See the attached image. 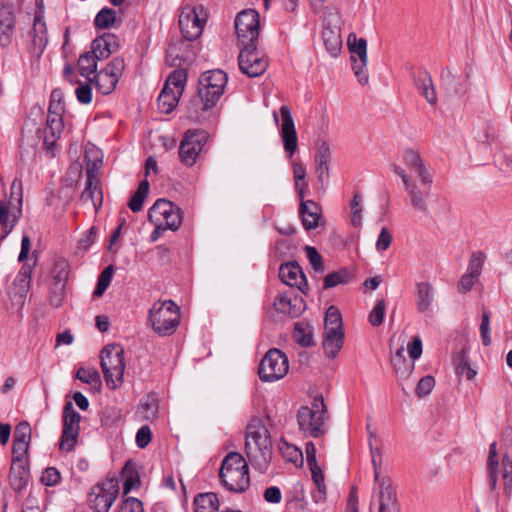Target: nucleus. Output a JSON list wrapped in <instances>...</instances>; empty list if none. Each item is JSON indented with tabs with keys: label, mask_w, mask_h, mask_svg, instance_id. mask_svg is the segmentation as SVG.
<instances>
[{
	"label": "nucleus",
	"mask_w": 512,
	"mask_h": 512,
	"mask_svg": "<svg viewBox=\"0 0 512 512\" xmlns=\"http://www.w3.org/2000/svg\"><path fill=\"white\" fill-rule=\"evenodd\" d=\"M227 82V74L222 70L204 72L199 80L198 98L192 100L188 106L189 118L199 121L202 112L214 107L223 95Z\"/></svg>",
	"instance_id": "nucleus-1"
},
{
	"label": "nucleus",
	"mask_w": 512,
	"mask_h": 512,
	"mask_svg": "<svg viewBox=\"0 0 512 512\" xmlns=\"http://www.w3.org/2000/svg\"><path fill=\"white\" fill-rule=\"evenodd\" d=\"M245 452L256 470H267L272 458V440L269 430L259 418H253L247 425Z\"/></svg>",
	"instance_id": "nucleus-2"
},
{
	"label": "nucleus",
	"mask_w": 512,
	"mask_h": 512,
	"mask_svg": "<svg viewBox=\"0 0 512 512\" xmlns=\"http://www.w3.org/2000/svg\"><path fill=\"white\" fill-rule=\"evenodd\" d=\"M372 438L375 439V435L371 434L369 444L371 446V458L374 467V480L375 486L373 489V501L378 503V512H396L397 511V497L396 491L392 485V481L388 476H381L380 474V463H381V451L379 448H372Z\"/></svg>",
	"instance_id": "nucleus-3"
},
{
	"label": "nucleus",
	"mask_w": 512,
	"mask_h": 512,
	"mask_svg": "<svg viewBox=\"0 0 512 512\" xmlns=\"http://www.w3.org/2000/svg\"><path fill=\"white\" fill-rule=\"evenodd\" d=\"M219 477L223 486L229 491L241 493L250 484L248 465L244 457L238 452L228 453L219 471Z\"/></svg>",
	"instance_id": "nucleus-4"
},
{
	"label": "nucleus",
	"mask_w": 512,
	"mask_h": 512,
	"mask_svg": "<svg viewBox=\"0 0 512 512\" xmlns=\"http://www.w3.org/2000/svg\"><path fill=\"white\" fill-rule=\"evenodd\" d=\"M100 366L110 389H117L124 380V349L120 344L106 345L100 353Z\"/></svg>",
	"instance_id": "nucleus-5"
},
{
	"label": "nucleus",
	"mask_w": 512,
	"mask_h": 512,
	"mask_svg": "<svg viewBox=\"0 0 512 512\" xmlns=\"http://www.w3.org/2000/svg\"><path fill=\"white\" fill-rule=\"evenodd\" d=\"M179 321V308L172 300L157 301L149 310L148 322L153 331L160 336L173 334Z\"/></svg>",
	"instance_id": "nucleus-6"
},
{
	"label": "nucleus",
	"mask_w": 512,
	"mask_h": 512,
	"mask_svg": "<svg viewBox=\"0 0 512 512\" xmlns=\"http://www.w3.org/2000/svg\"><path fill=\"white\" fill-rule=\"evenodd\" d=\"M299 428L305 434L318 438L326 432V407L320 396L314 397L310 405L300 407L297 412Z\"/></svg>",
	"instance_id": "nucleus-7"
},
{
	"label": "nucleus",
	"mask_w": 512,
	"mask_h": 512,
	"mask_svg": "<svg viewBox=\"0 0 512 512\" xmlns=\"http://www.w3.org/2000/svg\"><path fill=\"white\" fill-rule=\"evenodd\" d=\"M22 185L15 179L10 188V195L0 201V224L3 229L1 239H4L17 224L22 213Z\"/></svg>",
	"instance_id": "nucleus-8"
},
{
	"label": "nucleus",
	"mask_w": 512,
	"mask_h": 512,
	"mask_svg": "<svg viewBox=\"0 0 512 512\" xmlns=\"http://www.w3.org/2000/svg\"><path fill=\"white\" fill-rule=\"evenodd\" d=\"M344 342L342 317L339 310L330 306L325 315L323 348L326 355L334 358L341 350Z\"/></svg>",
	"instance_id": "nucleus-9"
},
{
	"label": "nucleus",
	"mask_w": 512,
	"mask_h": 512,
	"mask_svg": "<svg viewBox=\"0 0 512 512\" xmlns=\"http://www.w3.org/2000/svg\"><path fill=\"white\" fill-rule=\"evenodd\" d=\"M187 82L185 69L174 70L167 78L158 96V108L163 113H170L177 106Z\"/></svg>",
	"instance_id": "nucleus-10"
},
{
	"label": "nucleus",
	"mask_w": 512,
	"mask_h": 512,
	"mask_svg": "<svg viewBox=\"0 0 512 512\" xmlns=\"http://www.w3.org/2000/svg\"><path fill=\"white\" fill-rule=\"evenodd\" d=\"M148 218L154 225L176 231L182 224L179 207L166 199H158L148 211Z\"/></svg>",
	"instance_id": "nucleus-11"
},
{
	"label": "nucleus",
	"mask_w": 512,
	"mask_h": 512,
	"mask_svg": "<svg viewBox=\"0 0 512 512\" xmlns=\"http://www.w3.org/2000/svg\"><path fill=\"white\" fill-rule=\"evenodd\" d=\"M289 370L288 357L279 349H270L259 366V377L264 382L282 379Z\"/></svg>",
	"instance_id": "nucleus-12"
},
{
	"label": "nucleus",
	"mask_w": 512,
	"mask_h": 512,
	"mask_svg": "<svg viewBox=\"0 0 512 512\" xmlns=\"http://www.w3.org/2000/svg\"><path fill=\"white\" fill-rule=\"evenodd\" d=\"M207 12L202 5L185 6L179 16V26L187 40L197 39L203 31Z\"/></svg>",
	"instance_id": "nucleus-13"
},
{
	"label": "nucleus",
	"mask_w": 512,
	"mask_h": 512,
	"mask_svg": "<svg viewBox=\"0 0 512 512\" xmlns=\"http://www.w3.org/2000/svg\"><path fill=\"white\" fill-rule=\"evenodd\" d=\"M347 44L351 53V64L354 75L361 85H366L369 80L367 63V41L364 38H357L355 33H350Z\"/></svg>",
	"instance_id": "nucleus-14"
},
{
	"label": "nucleus",
	"mask_w": 512,
	"mask_h": 512,
	"mask_svg": "<svg viewBox=\"0 0 512 512\" xmlns=\"http://www.w3.org/2000/svg\"><path fill=\"white\" fill-rule=\"evenodd\" d=\"M119 492L118 482L107 479L95 485L88 494V503L95 512H108Z\"/></svg>",
	"instance_id": "nucleus-15"
},
{
	"label": "nucleus",
	"mask_w": 512,
	"mask_h": 512,
	"mask_svg": "<svg viewBox=\"0 0 512 512\" xmlns=\"http://www.w3.org/2000/svg\"><path fill=\"white\" fill-rule=\"evenodd\" d=\"M242 46L243 48L241 49L238 57V64L241 72L249 77H258L262 75L268 66L266 56L256 48L255 43Z\"/></svg>",
	"instance_id": "nucleus-16"
},
{
	"label": "nucleus",
	"mask_w": 512,
	"mask_h": 512,
	"mask_svg": "<svg viewBox=\"0 0 512 512\" xmlns=\"http://www.w3.org/2000/svg\"><path fill=\"white\" fill-rule=\"evenodd\" d=\"M80 421V414L71 402H67L64 406L63 430L59 444L62 451L70 452L74 449L79 436Z\"/></svg>",
	"instance_id": "nucleus-17"
},
{
	"label": "nucleus",
	"mask_w": 512,
	"mask_h": 512,
	"mask_svg": "<svg viewBox=\"0 0 512 512\" xmlns=\"http://www.w3.org/2000/svg\"><path fill=\"white\" fill-rule=\"evenodd\" d=\"M207 142V134L200 130H189L179 146V156L186 166H193Z\"/></svg>",
	"instance_id": "nucleus-18"
},
{
	"label": "nucleus",
	"mask_w": 512,
	"mask_h": 512,
	"mask_svg": "<svg viewBox=\"0 0 512 512\" xmlns=\"http://www.w3.org/2000/svg\"><path fill=\"white\" fill-rule=\"evenodd\" d=\"M235 28L241 45L255 43L259 36V15L249 9L238 13Z\"/></svg>",
	"instance_id": "nucleus-19"
},
{
	"label": "nucleus",
	"mask_w": 512,
	"mask_h": 512,
	"mask_svg": "<svg viewBox=\"0 0 512 512\" xmlns=\"http://www.w3.org/2000/svg\"><path fill=\"white\" fill-rule=\"evenodd\" d=\"M124 59L115 57L104 69L94 76L98 91L104 95L110 94L119 81L124 70Z\"/></svg>",
	"instance_id": "nucleus-20"
},
{
	"label": "nucleus",
	"mask_w": 512,
	"mask_h": 512,
	"mask_svg": "<svg viewBox=\"0 0 512 512\" xmlns=\"http://www.w3.org/2000/svg\"><path fill=\"white\" fill-rule=\"evenodd\" d=\"M279 111L282 120L280 125V136L283 142L284 150L291 158L298 147L297 132L294 120L288 106H281Z\"/></svg>",
	"instance_id": "nucleus-21"
},
{
	"label": "nucleus",
	"mask_w": 512,
	"mask_h": 512,
	"mask_svg": "<svg viewBox=\"0 0 512 512\" xmlns=\"http://www.w3.org/2000/svg\"><path fill=\"white\" fill-rule=\"evenodd\" d=\"M392 171L401 177L411 206L417 211L426 213L428 210L426 193H424L415 183L410 180L409 176L400 166L393 165Z\"/></svg>",
	"instance_id": "nucleus-22"
},
{
	"label": "nucleus",
	"mask_w": 512,
	"mask_h": 512,
	"mask_svg": "<svg viewBox=\"0 0 512 512\" xmlns=\"http://www.w3.org/2000/svg\"><path fill=\"white\" fill-rule=\"evenodd\" d=\"M30 36V53L36 58H40L48 43L47 26L41 12L35 14Z\"/></svg>",
	"instance_id": "nucleus-23"
},
{
	"label": "nucleus",
	"mask_w": 512,
	"mask_h": 512,
	"mask_svg": "<svg viewBox=\"0 0 512 512\" xmlns=\"http://www.w3.org/2000/svg\"><path fill=\"white\" fill-rule=\"evenodd\" d=\"M80 200L84 205L90 206L94 211H97L102 205V192L99 187V179L97 175H93L90 168L89 177H87Z\"/></svg>",
	"instance_id": "nucleus-24"
},
{
	"label": "nucleus",
	"mask_w": 512,
	"mask_h": 512,
	"mask_svg": "<svg viewBox=\"0 0 512 512\" xmlns=\"http://www.w3.org/2000/svg\"><path fill=\"white\" fill-rule=\"evenodd\" d=\"M63 129L64 123L62 118L47 116L46 126L43 129L44 146L47 152H50L53 156L55 155L57 141L61 137Z\"/></svg>",
	"instance_id": "nucleus-25"
},
{
	"label": "nucleus",
	"mask_w": 512,
	"mask_h": 512,
	"mask_svg": "<svg viewBox=\"0 0 512 512\" xmlns=\"http://www.w3.org/2000/svg\"><path fill=\"white\" fill-rule=\"evenodd\" d=\"M120 48V40L113 33H104L92 43V51L98 60L107 59Z\"/></svg>",
	"instance_id": "nucleus-26"
},
{
	"label": "nucleus",
	"mask_w": 512,
	"mask_h": 512,
	"mask_svg": "<svg viewBox=\"0 0 512 512\" xmlns=\"http://www.w3.org/2000/svg\"><path fill=\"white\" fill-rule=\"evenodd\" d=\"M402 160L407 167L416 173L423 185H430L432 183V176L417 151L405 149L402 152Z\"/></svg>",
	"instance_id": "nucleus-27"
},
{
	"label": "nucleus",
	"mask_w": 512,
	"mask_h": 512,
	"mask_svg": "<svg viewBox=\"0 0 512 512\" xmlns=\"http://www.w3.org/2000/svg\"><path fill=\"white\" fill-rule=\"evenodd\" d=\"M332 151L327 141H321L318 144L315 155V168L318 181L324 183L329 178L330 163Z\"/></svg>",
	"instance_id": "nucleus-28"
},
{
	"label": "nucleus",
	"mask_w": 512,
	"mask_h": 512,
	"mask_svg": "<svg viewBox=\"0 0 512 512\" xmlns=\"http://www.w3.org/2000/svg\"><path fill=\"white\" fill-rule=\"evenodd\" d=\"M299 213L302 218V224L306 230L317 228L322 219V209L313 200L301 201Z\"/></svg>",
	"instance_id": "nucleus-29"
},
{
	"label": "nucleus",
	"mask_w": 512,
	"mask_h": 512,
	"mask_svg": "<svg viewBox=\"0 0 512 512\" xmlns=\"http://www.w3.org/2000/svg\"><path fill=\"white\" fill-rule=\"evenodd\" d=\"M16 17L10 7L0 8V45L6 47L11 44L15 29Z\"/></svg>",
	"instance_id": "nucleus-30"
},
{
	"label": "nucleus",
	"mask_w": 512,
	"mask_h": 512,
	"mask_svg": "<svg viewBox=\"0 0 512 512\" xmlns=\"http://www.w3.org/2000/svg\"><path fill=\"white\" fill-rule=\"evenodd\" d=\"M70 273V266L68 261L65 259H58L54 267L52 269V277L54 281V287L56 290L59 291V297L57 299H52L51 302L55 306H59L61 303L64 287L66 284V281L68 280Z\"/></svg>",
	"instance_id": "nucleus-31"
},
{
	"label": "nucleus",
	"mask_w": 512,
	"mask_h": 512,
	"mask_svg": "<svg viewBox=\"0 0 512 512\" xmlns=\"http://www.w3.org/2000/svg\"><path fill=\"white\" fill-rule=\"evenodd\" d=\"M30 479L28 462L12 461L9 480L10 484L16 491L24 489Z\"/></svg>",
	"instance_id": "nucleus-32"
},
{
	"label": "nucleus",
	"mask_w": 512,
	"mask_h": 512,
	"mask_svg": "<svg viewBox=\"0 0 512 512\" xmlns=\"http://www.w3.org/2000/svg\"><path fill=\"white\" fill-rule=\"evenodd\" d=\"M279 278L284 284L291 287L301 288L305 284V276L296 263L282 264L279 269Z\"/></svg>",
	"instance_id": "nucleus-33"
},
{
	"label": "nucleus",
	"mask_w": 512,
	"mask_h": 512,
	"mask_svg": "<svg viewBox=\"0 0 512 512\" xmlns=\"http://www.w3.org/2000/svg\"><path fill=\"white\" fill-rule=\"evenodd\" d=\"M434 301V288L428 282H420L416 285V309L423 314L431 310Z\"/></svg>",
	"instance_id": "nucleus-34"
},
{
	"label": "nucleus",
	"mask_w": 512,
	"mask_h": 512,
	"mask_svg": "<svg viewBox=\"0 0 512 512\" xmlns=\"http://www.w3.org/2000/svg\"><path fill=\"white\" fill-rule=\"evenodd\" d=\"M32 273L33 266L24 264L13 282L14 293L21 298H24L29 291Z\"/></svg>",
	"instance_id": "nucleus-35"
},
{
	"label": "nucleus",
	"mask_w": 512,
	"mask_h": 512,
	"mask_svg": "<svg viewBox=\"0 0 512 512\" xmlns=\"http://www.w3.org/2000/svg\"><path fill=\"white\" fill-rule=\"evenodd\" d=\"M415 84L421 94L426 98L428 103L435 104L437 102L432 78L427 71L419 72L417 78L415 79Z\"/></svg>",
	"instance_id": "nucleus-36"
},
{
	"label": "nucleus",
	"mask_w": 512,
	"mask_h": 512,
	"mask_svg": "<svg viewBox=\"0 0 512 512\" xmlns=\"http://www.w3.org/2000/svg\"><path fill=\"white\" fill-rule=\"evenodd\" d=\"M322 36L328 53L332 57H337L342 48V39L340 33L334 29L325 28Z\"/></svg>",
	"instance_id": "nucleus-37"
},
{
	"label": "nucleus",
	"mask_w": 512,
	"mask_h": 512,
	"mask_svg": "<svg viewBox=\"0 0 512 512\" xmlns=\"http://www.w3.org/2000/svg\"><path fill=\"white\" fill-rule=\"evenodd\" d=\"M97 61L96 55L91 50L90 52L83 53L78 60V67L80 74L92 81L91 76L94 75L97 71Z\"/></svg>",
	"instance_id": "nucleus-38"
},
{
	"label": "nucleus",
	"mask_w": 512,
	"mask_h": 512,
	"mask_svg": "<svg viewBox=\"0 0 512 512\" xmlns=\"http://www.w3.org/2000/svg\"><path fill=\"white\" fill-rule=\"evenodd\" d=\"M149 186V182L146 179L140 182L138 189L128 202V207L132 212H139L142 210L143 203L149 192Z\"/></svg>",
	"instance_id": "nucleus-39"
},
{
	"label": "nucleus",
	"mask_w": 512,
	"mask_h": 512,
	"mask_svg": "<svg viewBox=\"0 0 512 512\" xmlns=\"http://www.w3.org/2000/svg\"><path fill=\"white\" fill-rule=\"evenodd\" d=\"M488 478L489 483L492 489H494L497 485V479H498V467H499V461H498V455H497V449H496V443L493 442L489 447V456H488Z\"/></svg>",
	"instance_id": "nucleus-40"
},
{
	"label": "nucleus",
	"mask_w": 512,
	"mask_h": 512,
	"mask_svg": "<svg viewBox=\"0 0 512 512\" xmlns=\"http://www.w3.org/2000/svg\"><path fill=\"white\" fill-rule=\"evenodd\" d=\"M294 340L302 346L313 344L311 327L308 324L296 323L293 331Z\"/></svg>",
	"instance_id": "nucleus-41"
},
{
	"label": "nucleus",
	"mask_w": 512,
	"mask_h": 512,
	"mask_svg": "<svg viewBox=\"0 0 512 512\" xmlns=\"http://www.w3.org/2000/svg\"><path fill=\"white\" fill-rule=\"evenodd\" d=\"M116 22V12L111 8L101 9L94 20L97 27L102 29H108L112 27Z\"/></svg>",
	"instance_id": "nucleus-42"
},
{
	"label": "nucleus",
	"mask_w": 512,
	"mask_h": 512,
	"mask_svg": "<svg viewBox=\"0 0 512 512\" xmlns=\"http://www.w3.org/2000/svg\"><path fill=\"white\" fill-rule=\"evenodd\" d=\"M279 451L287 461L294 464L298 463L303 458L301 450L286 441L280 442Z\"/></svg>",
	"instance_id": "nucleus-43"
},
{
	"label": "nucleus",
	"mask_w": 512,
	"mask_h": 512,
	"mask_svg": "<svg viewBox=\"0 0 512 512\" xmlns=\"http://www.w3.org/2000/svg\"><path fill=\"white\" fill-rule=\"evenodd\" d=\"M112 276H113V267L112 266L106 267L101 272V274L99 275L98 280H97L96 288L93 292L94 297H101L104 294V292L106 291V289L108 288V286L111 283Z\"/></svg>",
	"instance_id": "nucleus-44"
},
{
	"label": "nucleus",
	"mask_w": 512,
	"mask_h": 512,
	"mask_svg": "<svg viewBox=\"0 0 512 512\" xmlns=\"http://www.w3.org/2000/svg\"><path fill=\"white\" fill-rule=\"evenodd\" d=\"M350 277V273L346 270L332 272L325 277L323 287L328 289L340 284H346L349 282Z\"/></svg>",
	"instance_id": "nucleus-45"
},
{
	"label": "nucleus",
	"mask_w": 512,
	"mask_h": 512,
	"mask_svg": "<svg viewBox=\"0 0 512 512\" xmlns=\"http://www.w3.org/2000/svg\"><path fill=\"white\" fill-rule=\"evenodd\" d=\"M158 399L154 395H148L141 403V413L147 420L154 419L158 413Z\"/></svg>",
	"instance_id": "nucleus-46"
},
{
	"label": "nucleus",
	"mask_w": 512,
	"mask_h": 512,
	"mask_svg": "<svg viewBox=\"0 0 512 512\" xmlns=\"http://www.w3.org/2000/svg\"><path fill=\"white\" fill-rule=\"evenodd\" d=\"M393 369L398 378H407L414 370V363H410L406 358H391Z\"/></svg>",
	"instance_id": "nucleus-47"
},
{
	"label": "nucleus",
	"mask_w": 512,
	"mask_h": 512,
	"mask_svg": "<svg viewBox=\"0 0 512 512\" xmlns=\"http://www.w3.org/2000/svg\"><path fill=\"white\" fill-rule=\"evenodd\" d=\"M273 306L275 310L279 313L288 314L293 317H296L298 315V312L292 309V306H295V304H292V300L288 298L286 295H278L274 300Z\"/></svg>",
	"instance_id": "nucleus-48"
},
{
	"label": "nucleus",
	"mask_w": 512,
	"mask_h": 512,
	"mask_svg": "<svg viewBox=\"0 0 512 512\" xmlns=\"http://www.w3.org/2000/svg\"><path fill=\"white\" fill-rule=\"evenodd\" d=\"M76 378L90 385H99L101 383L100 374L94 368H79Z\"/></svg>",
	"instance_id": "nucleus-49"
},
{
	"label": "nucleus",
	"mask_w": 512,
	"mask_h": 512,
	"mask_svg": "<svg viewBox=\"0 0 512 512\" xmlns=\"http://www.w3.org/2000/svg\"><path fill=\"white\" fill-rule=\"evenodd\" d=\"M386 311V303L383 299L378 300L371 312L369 313V323L372 326H380L383 323Z\"/></svg>",
	"instance_id": "nucleus-50"
},
{
	"label": "nucleus",
	"mask_w": 512,
	"mask_h": 512,
	"mask_svg": "<svg viewBox=\"0 0 512 512\" xmlns=\"http://www.w3.org/2000/svg\"><path fill=\"white\" fill-rule=\"evenodd\" d=\"M350 206L352 212V224L355 227H359L362 224V196L360 193H355Z\"/></svg>",
	"instance_id": "nucleus-51"
},
{
	"label": "nucleus",
	"mask_w": 512,
	"mask_h": 512,
	"mask_svg": "<svg viewBox=\"0 0 512 512\" xmlns=\"http://www.w3.org/2000/svg\"><path fill=\"white\" fill-rule=\"evenodd\" d=\"M307 258L313 267V269L316 272H323L324 271V265H323V258L317 251L315 247L312 246H306L305 247Z\"/></svg>",
	"instance_id": "nucleus-52"
},
{
	"label": "nucleus",
	"mask_w": 512,
	"mask_h": 512,
	"mask_svg": "<svg viewBox=\"0 0 512 512\" xmlns=\"http://www.w3.org/2000/svg\"><path fill=\"white\" fill-rule=\"evenodd\" d=\"M31 427L28 422L19 423L14 431L13 442L30 443Z\"/></svg>",
	"instance_id": "nucleus-53"
},
{
	"label": "nucleus",
	"mask_w": 512,
	"mask_h": 512,
	"mask_svg": "<svg viewBox=\"0 0 512 512\" xmlns=\"http://www.w3.org/2000/svg\"><path fill=\"white\" fill-rule=\"evenodd\" d=\"M29 443L13 442L12 461L28 462Z\"/></svg>",
	"instance_id": "nucleus-54"
},
{
	"label": "nucleus",
	"mask_w": 512,
	"mask_h": 512,
	"mask_svg": "<svg viewBox=\"0 0 512 512\" xmlns=\"http://www.w3.org/2000/svg\"><path fill=\"white\" fill-rule=\"evenodd\" d=\"M102 164V159L98 151H86V174L89 177V168L93 175H97V170Z\"/></svg>",
	"instance_id": "nucleus-55"
},
{
	"label": "nucleus",
	"mask_w": 512,
	"mask_h": 512,
	"mask_svg": "<svg viewBox=\"0 0 512 512\" xmlns=\"http://www.w3.org/2000/svg\"><path fill=\"white\" fill-rule=\"evenodd\" d=\"M435 386V379L432 376L421 378L415 388V393L419 397H424L431 393Z\"/></svg>",
	"instance_id": "nucleus-56"
},
{
	"label": "nucleus",
	"mask_w": 512,
	"mask_h": 512,
	"mask_svg": "<svg viewBox=\"0 0 512 512\" xmlns=\"http://www.w3.org/2000/svg\"><path fill=\"white\" fill-rule=\"evenodd\" d=\"M485 261V255L482 252L473 253L469 260L467 272L479 276Z\"/></svg>",
	"instance_id": "nucleus-57"
},
{
	"label": "nucleus",
	"mask_w": 512,
	"mask_h": 512,
	"mask_svg": "<svg viewBox=\"0 0 512 512\" xmlns=\"http://www.w3.org/2000/svg\"><path fill=\"white\" fill-rule=\"evenodd\" d=\"M503 481L507 493L512 491V460L508 456L502 458Z\"/></svg>",
	"instance_id": "nucleus-58"
},
{
	"label": "nucleus",
	"mask_w": 512,
	"mask_h": 512,
	"mask_svg": "<svg viewBox=\"0 0 512 512\" xmlns=\"http://www.w3.org/2000/svg\"><path fill=\"white\" fill-rule=\"evenodd\" d=\"M480 334L482 343L484 346H489L491 344L490 337V313L488 311H483L481 325H480Z\"/></svg>",
	"instance_id": "nucleus-59"
},
{
	"label": "nucleus",
	"mask_w": 512,
	"mask_h": 512,
	"mask_svg": "<svg viewBox=\"0 0 512 512\" xmlns=\"http://www.w3.org/2000/svg\"><path fill=\"white\" fill-rule=\"evenodd\" d=\"M123 474L125 475L123 490H124V494H126V493L130 492L131 489L138 486L140 483V480H139L138 474L136 472L130 470L128 465H126L124 467Z\"/></svg>",
	"instance_id": "nucleus-60"
},
{
	"label": "nucleus",
	"mask_w": 512,
	"mask_h": 512,
	"mask_svg": "<svg viewBox=\"0 0 512 512\" xmlns=\"http://www.w3.org/2000/svg\"><path fill=\"white\" fill-rule=\"evenodd\" d=\"M118 512H144L142 502L134 497L123 501Z\"/></svg>",
	"instance_id": "nucleus-61"
},
{
	"label": "nucleus",
	"mask_w": 512,
	"mask_h": 512,
	"mask_svg": "<svg viewBox=\"0 0 512 512\" xmlns=\"http://www.w3.org/2000/svg\"><path fill=\"white\" fill-rule=\"evenodd\" d=\"M41 481L46 486H53L60 481V473L54 467H48L45 469L41 476Z\"/></svg>",
	"instance_id": "nucleus-62"
},
{
	"label": "nucleus",
	"mask_w": 512,
	"mask_h": 512,
	"mask_svg": "<svg viewBox=\"0 0 512 512\" xmlns=\"http://www.w3.org/2000/svg\"><path fill=\"white\" fill-rule=\"evenodd\" d=\"M75 93L78 101L83 104H89L92 101V89L89 83L81 84Z\"/></svg>",
	"instance_id": "nucleus-63"
},
{
	"label": "nucleus",
	"mask_w": 512,
	"mask_h": 512,
	"mask_svg": "<svg viewBox=\"0 0 512 512\" xmlns=\"http://www.w3.org/2000/svg\"><path fill=\"white\" fill-rule=\"evenodd\" d=\"M392 242V236L388 232L386 227H383L378 235V239L376 241V249L378 251H385L389 248Z\"/></svg>",
	"instance_id": "nucleus-64"
}]
</instances>
